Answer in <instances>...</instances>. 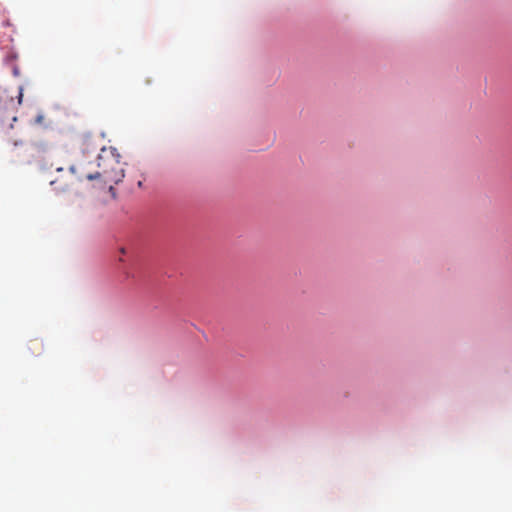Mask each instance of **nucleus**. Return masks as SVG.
<instances>
[{
    "instance_id": "obj_5",
    "label": "nucleus",
    "mask_w": 512,
    "mask_h": 512,
    "mask_svg": "<svg viewBox=\"0 0 512 512\" xmlns=\"http://www.w3.org/2000/svg\"><path fill=\"white\" fill-rule=\"evenodd\" d=\"M10 102H11L12 106L14 107V106H15V103H14V100H13V98H12V97L10 98Z\"/></svg>"
},
{
    "instance_id": "obj_4",
    "label": "nucleus",
    "mask_w": 512,
    "mask_h": 512,
    "mask_svg": "<svg viewBox=\"0 0 512 512\" xmlns=\"http://www.w3.org/2000/svg\"><path fill=\"white\" fill-rule=\"evenodd\" d=\"M22 97H23V90H22V88L20 87V88H19V91H18V96H17V98H18L17 105H21V103H22Z\"/></svg>"
},
{
    "instance_id": "obj_3",
    "label": "nucleus",
    "mask_w": 512,
    "mask_h": 512,
    "mask_svg": "<svg viewBox=\"0 0 512 512\" xmlns=\"http://www.w3.org/2000/svg\"><path fill=\"white\" fill-rule=\"evenodd\" d=\"M28 348H29V350H31V352L34 355H40L42 353V350H43V345L38 340H31L29 342Z\"/></svg>"
},
{
    "instance_id": "obj_2",
    "label": "nucleus",
    "mask_w": 512,
    "mask_h": 512,
    "mask_svg": "<svg viewBox=\"0 0 512 512\" xmlns=\"http://www.w3.org/2000/svg\"><path fill=\"white\" fill-rule=\"evenodd\" d=\"M81 171H85V163L79 162L70 166L68 171H64L63 168H58V176L51 181V185L54 190L58 192H65L72 189L76 183L86 179L81 177Z\"/></svg>"
},
{
    "instance_id": "obj_6",
    "label": "nucleus",
    "mask_w": 512,
    "mask_h": 512,
    "mask_svg": "<svg viewBox=\"0 0 512 512\" xmlns=\"http://www.w3.org/2000/svg\"><path fill=\"white\" fill-rule=\"evenodd\" d=\"M120 252H121L122 254H125V252H126V251H125V249H124V248H121V249H120Z\"/></svg>"
},
{
    "instance_id": "obj_1",
    "label": "nucleus",
    "mask_w": 512,
    "mask_h": 512,
    "mask_svg": "<svg viewBox=\"0 0 512 512\" xmlns=\"http://www.w3.org/2000/svg\"><path fill=\"white\" fill-rule=\"evenodd\" d=\"M98 170H92L85 164V171H81V177L87 180L100 179L104 185L109 186V191L114 195V184L120 183L124 174V164L121 156L114 147H103L97 157Z\"/></svg>"
}]
</instances>
